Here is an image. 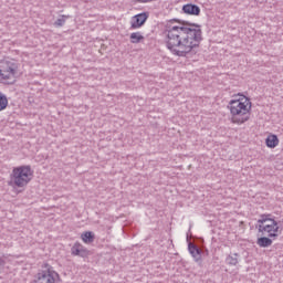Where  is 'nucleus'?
I'll return each instance as SVG.
<instances>
[{
	"label": "nucleus",
	"instance_id": "nucleus-1",
	"mask_svg": "<svg viewBox=\"0 0 283 283\" xmlns=\"http://www.w3.org/2000/svg\"><path fill=\"white\" fill-rule=\"evenodd\" d=\"M166 48L175 56H187L202 41V29L198 24H166L164 31Z\"/></svg>",
	"mask_w": 283,
	"mask_h": 283
},
{
	"label": "nucleus",
	"instance_id": "nucleus-2",
	"mask_svg": "<svg viewBox=\"0 0 283 283\" xmlns=\"http://www.w3.org/2000/svg\"><path fill=\"white\" fill-rule=\"evenodd\" d=\"M231 114V123L242 125L251 118V99L243 96L239 99H231L228 104Z\"/></svg>",
	"mask_w": 283,
	"mask_h": 283
},
{
	"label": "nucleus",
	"instance_id": "nucleus-3",
	"mask_svg": "<svg viewBox=\"0 0 283 283\" xmlns=\"http://www.w3.org/2000/svg\"><path fill=\"white\" fill-rule=\"evenodd\" d=\"M34 178V170L30 165L17 166L12 169L9 179V187H18L19 189H23V187H28L30 182Z\"/></svg>",
	"mask_w": 283,
	"mask_h": 283
},
{
	"label": "nucleus",
	"instance_id": "nucleus-4",
	"mask_svg": "<svg viewBox=\"0 0 283 283\" xmlns=\"http://www.w3.org/2000/svg\"><path fill=\"white\" fill-rule=\"evenodd\" d=\"M21 74L19 62L4 60L0 62V83L2 85H14Z\"/></svg>",
	"mask_w": 283,
	"mask_h": 283
},
{
	"label": "nucleus",
	"instance_id": "nucleus-5",
	"mask_svg": "<svg viewBox=\"0 0 283 283\" xmlns=\"http://www.w3.org/2000/svg\"><path fill=\"white\" fill-rule=\"evenodd\" d=\"M256 229L261 235L268 233V238H277V232L280 231V226L277 221L273 218V214H261L258 220Z\"/></svg>",
	"mask_w": 283,
	"mask_h": 283
},
{
	"label": "nucleus",
	"instance_id": "nucleus-6",
	"mask_svg": "<svg viewBox=\"0 0 283 283\" xmlns=\"http://www.w3.org/2000/svg\"><path fill=\"white\" fill-rule=\"evenodd\" d=\"M61 276L52 268L40 271L35 276V283H59Z\"/></svg>",
	"mask_w": 283,
	"mask_h": 283
},
{
	"label": "nucleus",
	"instance_id": "nucleus-7",
	"mask_svg": "<svg viewBox=\"0 0 283 283\" xmlns=\"http://www.w3.org/2000/svg\"><path fill=\"white\" fill-rule=\"evenodd\" d=\"M147 19H149V13L147 12L134 15L130 21V30H138V28H143L145 23H147Z\"/></svg>",
	"mask_w": 283,
	"mask_h": 283
},
{
	"label": "nucleus",
	"instance_id": "nucleus-8",
	"mask_svg": "<svg viewBox=\"0 0 283 283\" xmlns=\"http://www.w3.org/2000/svg\"><path fill=\"white\" fill-rule=\"evenodd\" d=\"M72 255H77L78 258H90V250H87V248L80 242H75L73 245Z\"/></svg>",
	"mask_w": 283,
	"mask_h": 283
},
{
	"label": "nucleus",
	"instance_id": "nucleus-9",
	"mask_svg": "<svg viewBox=\"0 0 283 283\" xmlns=\"http://www.w3.org/2000/svg\"><path fill=\"white\" fill-rule=\"evenodd\" d=\"M188 251H189L190 255L193 258L195 262H200L202 260V250H200V248H198V245L189 242Z\"/></svg>",
	"mask_w": 283,
	"mask_h": 283
},
{
	"label": "nucleus",
	"instance_id": "nucleus-10",
	"mask_svg": "<svg viewBox=\"0 0 283 283\" xmlns=\"http://www.w3.org/2000/svg\"><path fill=\"white\" fill-rule=\"evenodd\" d=\"M182 11L185 12V14H192L195 17H200V7H198V4H185L182 7Z\"/></svg>",
	"mask_w": 283,
	"mask_h": 283
},
{
	"label": "nucleus",
	"instance_id": "nucleus-11",
	"mask_svg": "<svg viewBox=\"0 0 283 283\" xmlns=\"http://www.w3.org/2000/svg\"><path fill=\"white\" fill-rule=\"evenodd\" d=\"M265 145L270 149H275V147L280 145V139L277 138V135H269L265 139Z\"/></svg>",
	"mask_w": 283,
	"mask_h": 283
},
{
	"label": "nucleus",
	"instance_id": "nucleus-12",
	"mask_svg": "<svg viewBox=\"0 0 283 283\" xmlns=\"http://www.w3.org/2000/svg\"><path fill=\"white\" fill-rule=\"evenodd\" d=\"M84 244H92L96 240V235L92 231H85L81 234Z\"/></svg>",
	"mask_w": 283,
	"mask_h": 283
},
{
	"label": "nucleus",
	"instance_id": "nucleus-13",
	"mask_svg": "<svg viewBox=\"0 0 283 283\" xmlns=\"http://www.w3.org/2000/svg\"><path fill=\"white\" fill-rule=\"evenodd\" d=\"M256 244L261 247V249H266V247L273 244V240H271V237H261L256 240Z\"/></svg>",
	"mask_w": 283,
	"mask_h": 283
},
{
	"label": "nucleus",
	"instance_id": "nucleus-14",
	"mask_svg": "<svg viewBox=\"0 0 283 283\" xmlns=\"http://www.w3.org/2000/svg\"><path fill=\"white\" fill-rule=\"evenodd\" d=\"M238 258H240L239 253L229 254L226 258V264H229V266H238Z\"/></svg>",
	"mask_w": 283,
	"mask_h": 283
},
{
	"label": "nucleus",
	"instance_id": "nucleus-15",
	"mask_svg": "<svg viewBox=\"0 0 283 283\" xmlns=\"http://www.w3.org/2000/svg\"><path fill=\"white\" fill-rule=\"evenodd\" d=\"M142 41H145V36H143V33L140 32H134L130 34V43H142Z\"/></svg>",
	"mask_w": 283,
	"mask_h": 283
},
{
	"label": "nucleus",
	"instance_id": "nucleus-16",
	"mask_svg": "<svg viewBox=\"0 0 283 283\" xmlns=\"http://www.w3.org/2000/svg\"><path fill=\"white\" fill-rule=\"evenodd\" d=\"M8 109V96L0 92V112Z\"/></svg>",
	"mask_w": 283,
	"mask_h": 283
},
{
	"label": "nucleus",
	"instance_id": "nucleus-17",
	"mask_svg": "<svg viewBox=\"0 0 283 283\" xmlns=\"http://www.w3.org/2000/svg\"><path fill=\"white\" fill-rule=\"evenodd\" d=\"M69 17L65 15H61L60 18H57V20L54 22V25H56V28H61L62 25H65V21H67Z\"/></svg>",
	"mask_w": 283,
	"mask_h": 283
},
{
	"label": "nucleus",
	"instance_id": "nucleus-18",
	"mask_svg": "<svg viewBox=\"0 0 283 283\" xmlns=\"http://www.w3.org/2000/svg\"><path fill=\"white\" fill-rule=\"evenodd\" d=\"M3 264H6V262L0 258V266H3Z\"/></svg>",
	"mask_w": 283,
	"mask_h": 283
},
{
	"label": "nucleus",
	"instance_id": "nucleus-19",
	"mask_svg": "<svg viewBox=\"0 0 283 283\" xmlns=\"http://www.w3.org/2000/svg\"><path fill=\"white\" fill-rule=\"evenodd\" d=\"M171 22H174V20H170V23H168V25H174V23H171Z\"/></svg>",
	"mask_w": 283,
	"mask_h": 283
},
{
	"label": "nucleus",
	"instance_id": "nucleus-20",
	"mask_svg": "<svg viewBox=\"0 0 283 283\" xmlns=\"http://www.w3.org/2000/svg\"><path fill=\"white\" fill-rule=\"evenodd\" d=\"M264 224H271V222H265Z\"/></svg>",
	"mask_w": 283,
	"mask_h": 283
}]
</instances>
